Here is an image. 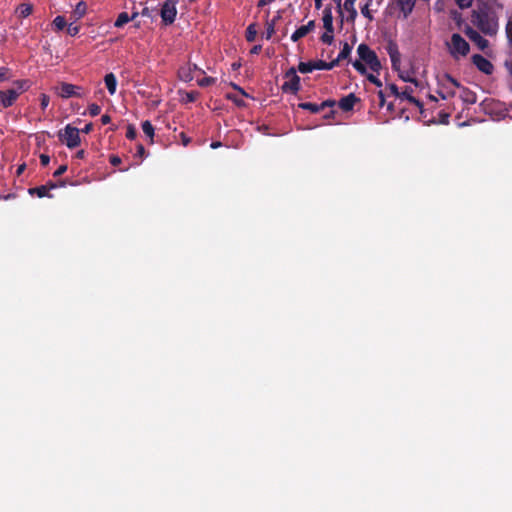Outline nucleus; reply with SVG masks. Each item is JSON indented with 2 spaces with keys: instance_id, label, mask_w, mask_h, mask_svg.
I'll list each match as a JSON object with an SVG mask.
<instances>
[{
  "instance_id": "obj_25",
  "label": "nucleus",
  "mask_w": 512,
  "mask_h": 512,
  "mask_svg": "<svg viewBox=\"0 0 512 512\" xmlns=\"http://www.w3.org/2000/svg\"><path fill=\"white\" fill-rule=\"evenodd\" d=\"M280 18V15H277L274 17L270 22H267L266 32H265V38L269 40L273 34L275 33V24L276 21Z\"/></svg>"
},
{
  "instance_id": "obj_5",
  "label": "nucleus",
  "mask_w": 512,
  "mask_h": 512,
  "mask_svg": "<svg viewBox=\"0 0 512 512\" xmlns=\"http://www.w3.org/2000/svg\"><path fill=\"white\" fill-rule=\"evenodd\" d=\"M297 71V68L291 67L285 72L284 77L287 81H285L281 86V90L284 93L297 94L300 90V77L297 75Z\"/></svg>"
},
{
  "instance_id": "obj_8",
  "label": "nucleus",
  "mask_w": 512,
  "mask_h": 512,
  "mask_svg": "<svg viewBox=\"0 0 512 512\" xmlns=\"http://www.w3.org/2000/svg\"><path fill=\"white\" fill-rule=\"evenodd\" d=\"M472 63L476 66V68L486 75H491L494 70L493 64L486 59L484 56L480 54H474L471 57Z\"/></svg>"
},
{
  "instance_id": "obj_21",
  "label": "nucleus",
  "mask_w": 512,
  "mask_h": 512,
  "mask_svg": "<svg viewBox=\"0 0 512 512\" xmlns=\"http://www.w3.org/2000/svg\"><path fill=\"white\" fill-rule=\"evenodd\" d=\"M105 85L108 89V92L113 95L116 92L117 80L113 73H108L104 77Z\"/></svg>"
},
{
  "instance_id": "obj_33",
  "label": "nucleus",
  "mask_w": 512,
  "mask_h": 512,
  "mask_svg": "<svg viewBox=\"0 0 512 512\" xmlns=\"http://www.w3.org/2000/svg\"><path fill=\"white\" fill-rule=\"evenodd\" d=\"M367 65L374 72H378L381 69V63L380 60L378 59L377 54L373 56V58L370 61H368Z\"/></svg>"
},
{
  "instance_id": "obj_59",
  "label": "nucleus",
  "mask_w": 512,
  "mask_h": 512,
  "mask_svg": "<svg viewBox=\"0 0 512 512\" xmlns=\"http://www.w3.org/2000/svg\"><path fill=\"white\" fill-rule=\"evenodd\" d=\"M50 162V157L46 154H41L40 155V163L41 165L43 166H47Z\"/></svg>"
},
{
  "instance_id": "obj_45",
  "label": "nucleus",
  "mask_w": 512,
  "mask_h": 512,
  "mask_svg": "<svg viewBox=\"0 0 512 512\" xmlns=\"http://www.w3.org/2000/svg\"><path fill=\"white\" fill-rule=\"evenodd\" d=\"M88 110H89V114H90L92 117H95V116H97V115H99V114H100V112H101V107H100L98 104L93 103V104H91V105L89 106Z\"/></svg>"
},
{
  "instance_id": "obj_54",
  "label": "nucleus",
  "mask_w": 512,
  "mask_h": 512,
  "mask_svg": "<svg viewBox=\"0 0 512 512\" xmlns=\"http://www.w3.org/2000/svg\"><path fill=\"white\" fill-rule=\"evenodd\" d=\"M109 162H110V164H111L112 166H118V165H120V164H121L122 160H121V158H120L119 156H117V155H111V156L109 157Z\"/></svg>"
},
{
  "instance_id": "obj_6",
  "label": "nucleus",
  "mask_w": 512,
  "mask_h": 512,
  "mask_svg": "<svg viewBox=\"0 0 512 512\" xmlns=\"http://www.w3.org/2000/svg\"><path fill=\"white\" fill-rule=\"evenodd\" d=\"M177 15L176 3L173 0H166L160 11L162 22L165 25H171L174 23Z\"/></svg>"
},
{
  "instance_id": "obj_10",
  "label": "nucleus",
  "mask_w": 512,
  "mask_h": 512,
  "mask_svg": "<svg viewBox=\"0 0 512 512\" xmlns=\"http://www.w3.org/2000/svg\"><path fill=\"white\" fill-rule=\"evenodd\" d=\"M80 89L77 85L63 82L59 86V95L62 98L81 97Z\"/></svg>"
},
{
  "instance_id": "obj_64",
  "label": "nucleus",
  "mask_w": 512,
  "mask_h": 512,
  "mask_svg": "<svg viewBox=\"0 0 512 512\" xmlns=\"http://www.w3.org/2000/svg\"><path fill=\"white\" fill-rule=\"evenodd\" d=\"M180 136H181L183 145L187 146L191 141L190 138L187 137L185 133H181Z\"/></svg>"
},
{
  "instance_id": "obj_1",
  "label": "nucleus",
  "mask_w": 512,
  "mask_h": 512,
  "mask_svg": "<svg viewBox=\"0 0 512 512\" xmlns=\"http://www.w3.org/2000/svg\"><path fill=\"white\" fill-rule=\"evenodd\" d=\"M471 24L485 36L494 37L499 31V16L496 7L489 1H478L470 15Z\"/></svg>"
},
{
  "instance_id": "obj_24",
  "label": "nucleus",
  "mask_w": 512,
  "mask_h": 512,
  "mask_svg": "<svg viewBox=\"0 0 512 512\" xmlns=\"http://www.w3.org/2000/svg\"><path fill=\"white\" fill-rule=\"evenodd\" d=\"M298 107L303 110H308L313 114L321 112L319 104L316 103L301 102L298 104Z\"/></svg>"
},
{
  "instance_id": "obj_23",
  "label": "nucleus",
  "mask_w": 512,
  "mask_h": 512,
  "mask_svg": "<svg viewBox=\"0 0 512 512\" xmlns=\"http://www.w3.org/2000/svg\"><path fill=\"white\" fill-rule=\"evenodd\" d=\"M29 193L31 195L36 194L39 198L52 197V195L49 194L48 185H41L38 187L30 188Z\"/></svg>"
},
{
  "instance_id": "obj_56",
  "label": "nucleus",
  "mask_w": 512,
  "mask_h": 512,
  "mask_svg": "<svg viewBox=\"0 0 512 512\" xmlns=\"http://www.w3.org/2000/svg\"><path fill=\"white\" fill-rule=\"evenodd\" d=\"M341 61V59H339V57L337 56V58L331 62H326V67H325V70H331L333 69L334 67H336L339 62Z\"/></svg>"
},
{
  "instance_id": "obj_53",
  "label": "nucleus",
  "mask_w": 512,
  "mask_h": 512,
  "mask_svg": "<svg viewBox=\"0 0 512 512\" xmlns=\"http://www.w3.org/2000/svg\"><path fill=\"white\" fill-rule=\"evenodd\" d=\"M439 117H440L439 122H440L441 124L447 125V124L449 123V117H450V114H449V113H446V112H440V113H439Z\"/></svg>"
},
{
  "instance_id": "obj_43",
  "label": "nucleus",
  "mask_w": 512,
  "mask_h": 512,
  "mask_svg": "<svg viewBox=\"0 0 512 512\" xmlns=\"http://www.w3.org/2000/svg\"><path fill=\"white\" fill-rule=\"evenodd\" d=\"M443 79L446 80L447 82H449L453 87H457V88L462 87L461 84L459 83V81L457 79H455L454 77H452L448 73L444 74Z\"/></svg>"
},
{
  "instance_id": "obj_32",
  "label": "nucleus",
  "mask_w": 512,
  "mask_h": 512,
  "mask_svg": "<svg viewBox=\"0 0 512 512\" xmlns=\"http://www.w3.org/2000/svg\"><path fill=\"white\" fill-rule=\"evenodd\" d=\"M367 65L374 72H378L381 69V63L380 60L378 59L377 54L373 56V58L370 61H368Z\"/></svg>"
},
{
  "instance_id": "obj_31",
  "label": "nucleus",
  "mask_w": 512,
  "mask_h": 512,
  "mask_svg": "<svg viewBox=\"0 0 512 512\" xmlns=\"http://www.w3.org/2000/svg\"><path fill=\"white\" fill-rule=\"evenodd\" d=\"M352 47L345 42L341 51L338 54L339 59L344 60L347 59L351 54Z\"/></svg>"
},
{
  "instance_id": "obj_44",
  "label": "nucleus",
  "mask_w": 512,
  "mask_h": 512,
  "mask_svg": "<svg viewBox=\"0 0 512 512\" xmlns=\"http://www.w3.org/2000/svg\"><path fill=\"white\" fill-rule=\"evenodd\" d=\"M372 0H369L368 3H366L363 7H361V13L364 17H366L367 19H369V21H372L373 20V16L369 10V5H370V2Z\"/></svg>"
},
{
  "instance_id": "obj_62",
  "label": "nucleus",
  "mask_w": 512,
  "mask_h": 512,
  "mask_svg": "<svg viewBox=\"0 0 512 512\" xmlns=\"http://www.w3.org/2000/svg\"><path fill=\"white\" fill-rule=\"evenodd\" d=\"M93 130V124L88 123L85 125V127L81 130L83 133L88 134Z\"/></svg>"
},
{
  "instance_id": "obj_58",
  "label": "nucleus",
  "mask_w": 512,
  "mask_h": 512,
  "mask_svg": "<svg viewBox=\"0 0 512 512\" xmlns=\"http://www.w3.org/2000/svg\"><path fill=\"white\" fill-rule=\"evenodd\" d=\"M493 104V100L492 99H485L481 102L480 106L482 107V109L484 111H487V109Z\"/></svg>"
},
{
  "instance_id": "obj_35",
  "label": "nucleus",
  "mask_w": 512,
  "mask_h": 512,
  "mask_svg": "<svg viewBox=\"0 0 512 512\" xmlns=\"http://www.w3.org/2000/svg\"><path fill=\"white\" fill-rule=\"evenodd\" d=\"M198 97H199V92H197V91H189V92H185L184 97H183L182 100L185 103H192V102H195Z\"/></svg>"
},
{
  "instance_id": "obj_11",
  "label": "nucleus",
  "mask_w": 512,
  "mask_h": 512,
  "mask_svg": "<svg viewBox=\"0 0 512 512\" xmlns=\"http://www.w3.org/2000/svg\"><path fill=\"white\" fill-rule=\"evenodd\" d=\"M315 27L314 20L309 21L306 25H302L295 30V32L291 35V40L293 42H297L301 38L305 37L309 32H311Z\"/></svg>"
},
{
  "instance_id": "obj_61",
  "label": "nucleus",
  "mask_w": 512,
  "mask_h": 512,
  "mask_svg": "<svg viewBox=\"0 0 512 512\" xmlns=\"http://www.w3.org/2000/svg\"><path fill=\"white\" fill-rule=\"evenodd\" d=\"M101 122L103 125L109 124L111 122V117L108 114H104L101 117Z\"/></svg>"
},
{
  "instance_id": "obj_60",
  "label": "nucleus",
  "mask_w": 512,
  "mask_h": 512,
  "mask_svg": "<svg viewBox=\"0 0 512 512\" xmlns=\"http://www.w3.org/2000/svg\"><path fill=\"white\" fill-rule=\"evenodd\" d=\"M378 98H379V105H380L381 107H383V106H384V104H385V94H384V92H383L382 90H380V91L378 92Z\"/></svg>"
},
{
  "instance_id": "obj_34",
  "label": "nucleus",
  "mask_w": 512,
  "mask_h": 512,
  "mask_svg": "<svg viewBox=\"0 0 512 512\" xmlns=\"http://www.w3.org/2000/svg\"><path fill=\"white\" fill-rule=\"evenodd\" d=\"M367 65L374 72H378L381 69V63L380 60L378 59L377 54L373 56V58L370 61H368Z\"/></svg>"
},
{
  "instance_id": "obj_39",
  "label": "nucleus",
  "mask_w": 512,
  "mask_h": 512,
  "mask_svg": "<svg viewBox=\"0 0 512 512\" xmlns=\"http://www.w3.org/2000/svg\"><path fill=\"white\" fill-rule=\"evenodd\" d=\"M216 82V79L210 76L204 77L200 80H198V85L200 87H208L210 85H213Z\"/></svg>"
},
{
  "instance_id": "obj_9",
  "label": "nucleus",
  "mask_w": 512,
  "mask_h": 512,
  "mask_svg": "<svg viewBox=\"0 0 512 512\" xmlns=\"http://www.w3.org/2000/svg\"><path fill=\"white\" fill-rule=\"evenodd\" d=\"M326 67V61L323 60H316V61H309V62H300L298 64V71L300 73H311L314 70H325Z\"/></svg>"
},
{
  "instance_id": "obj_7",
  "label": "nucleus",
  "mask_w": 512,
  "mask_h": 512,
  "mask_svg": "<svg viewBox=\"0 0 512 512\" xmlns=\"http://www.w3.org/2000/svg\"><path fill=\"white\" fill-rule=\"evenodd\" d=\"M464 33L473 43L477 45L480 50L484 51L489 47V41L480 34L481 32L479 30L466 25L464 28Z\"/></svg>"
},
{
  "instance_id": "obj_37",
  "label": "nucleus",
  "mask_w": 512,
  "mask_h": 512,
  "mask_svg": "<svg viewBox=\"0 0 512 512\" xmlns=\"http://www.w3.org/2000/svg\"><path fill=\"white\" fill-rule=\"evenodd\" d=\"M12 77V72L8 67H0V82L9 80Z\"/></svg>"
},
{
  "instance_id": "obj_55",
  "label": "nucleus",
  "mask_w": 512,
  "mask_h": 512,
  "mask_svg": "<svg viewBox=\"0 0 512 512\" xmlns=\"http://www.w3.org/2000/svg\"><path fill=\"white\" fill-rule=\"evenodd\" d=\"M387 89H389V90H390V93H391L392 95H394L395 97L399 98V96H400V91L398 90V87H397L395 84H389V85L387 86Z\"/></svg>"
},
{
  "instance_id": "obj_38",
  "label": "nucleus",
  "mask_w": 512,
  "mask_h": 512,
  "mask_svg": "<svg viewBox=\"0 0 512 512\" xmlns=\"http://www.w3.org/2000/svg\"><path fill=\"white\" fill-rule=\"evenodd\" d=\"M353 67L361 74L366 75L367 69L364 63L361 60H356L352 63Z\"/></svg>"
},
{
  "instance_id": "obj_17",
  "label": "nucleus",
  "mask_w": 512,
  "mask_h": 512,
  "mask_svg": "<svg viewBox=\"0 0 512 512\" xmlns=\"http://www.w3.org/2000/svg\"><path fill=\"white\" fill-rule=\"evenodd\" d=\"M460 98L466 104H475L477 102L476 93L467 87H461Z\"/></svg>"
},
{
  "instance_id": "obj_28",
  "label": "nucleus",
  "mask_w": 512,
  "mask_h": 512,
  "mask_svg": "<svg viewBox=\"0 0 512 512\" xmlns=\"http://www.w3.org/2000/svg\"><path fill=\"white\" fill-rule=\"evenodd\" d=\"M438 95L446 100V99H449V98H452L455 96L456 92L455 90L453 89H450L448 86H446L445 84H443V90H440V91H437Z\"/></svg>"
},
{
  "instance_id": "obj_42",
  "label": "nucleus",
  "mask_w": 512,
  "mask_h": 512,
  "mask_svg": "<svg viewBox=\"0 0 512 512\" xmlns=\"http://www.w3.org/2000/svg\"><path fill=\"white\" fill-rule=\"evenodd\" d=\"M506 37L510 45H512V19H509L505 27Z\"/></svg>"
},
{
  "instance_id": "obj_20",
  "label": "nucleus",
  "mask_w": 512,
  "mask_h": 512,
  "mask_svg": "<svg viewBox=\"0 0 512 512\" xmlns=\"http://www.w3.org/2000/svg\"><path fill=\"white\" fill-rule=\"evenodd\" d=\"M356 0H345L344 9L349 13L347 21L354 22L357 17V10L355 9Z\"/></svg>"
},
{
  "instance_id": "obj_50",
  "label": "nucleus",
  "mask_w": 512,
  "mask_h": 512,
  "mask_svg": "<svg viewBox=\"0 0 512 512\" xmlns=\"http://www.w3.org/2000/svg\"><path fill=\"white\" fill-rule=\"evenodd\" d=\"M79 26L77 25H73V24H69L67 26V33L70 35V36H75L79 33Z\"/></svg>"
},
{
  "instance_id": "obj_57",
  "label": "nucleus",
  "mask_w": 512,
  "mask_h": 512,
  "mask_svg": "<svg viewBox=\"0 0 512 512\" xmlns=\"http://www.w3.org/2000/svg\"><path fill=\"white\" fill-rule=\"evenodd\" d=\"M67 171V165H61L59 166L56 171L54 172L53 176L54 177H59L61 176L62 174H64L65 172Z\"/></svg>"
},
{
  "instance_id": "obj_30",
  "label": "nucleus",
  "mask_w": 512,
  "mask_h": 512,
  "mask_svg": "<svg viewBox=\"0 0 512 512\" xmlns=\"http://www.w3.org/2000/svg\"><path fill=\"white\" fill-rule=\"evenodd\" d=\"M256 35H257L256 25L254 23L250 24L246 29V40L248 42H253L256 39Z\"/></svg>"
},
{
  "instance_id": "obj_4",
  "label": "nucleus",
  "mask_w": 512,
  "mask_h": 512,
  "mask_svg": "<svg viewBox=\"0 0 512 512\" xmlns=\"http://www.w3.org/2000/svg\"><path fill=\"white\" fill-rule=\"evenodd\" d=\"M80 130L76 127H73L70 124H67L63 131H59L58 137L59 140L66 144L69 149H73L79 146L81 140L79 136Z\"/></svg>"
},
{
  "instance_id": "obj_3",
  "label": "nucleus",
  "mask_w": 512,
  "mask_h": 512,
  "mask_svg": "<svg viewBox=\"0 0 512 512\" xmlns=\"http://www.w3.org/2000/svg\"><path fill=\"white\" fill-rule=\"evenodd\" d=\"M17 85L18 90L16 89H8L5 91L0 90V106L3 108L11 107L20 94L28 88L26 80H17L14 82Z\"/></svg>"
},
{
  "instance_id": "obj_13",
  "label": "nucleus",
  "mask_w": 512,
  "mask_h": 512,
  "mask_svg": "<svg viewBox=\"0 0 512 512\" xmlns=\"http://www.w3.org/2000/svg\"><path fill=\"white\" fill-rule=\"evenodd\" d=\"M357 53L360 60L366 64L373 58V56L376 55V53L367 44L364 43L357 47Z\"/></svg>"
},
{
  "instance_id": "obj_16",
  "label": "nucleus",
  "mask_w": 512,
  "mask_h": 512,
  "mask_svg": "<svg viewBox=\"0 0 512 512\" xmlns=\"http://www.w3.org/2000/svg\"><path fill=\"white\" fill-rule=\"evenodd\" d=\"M323 26L325 30L328 32L334 33V27H333V15H332V9L331 7H326L323 10Z\"/></svg>"
},
{
  "instance_id": "obj_36",
  "label": "nucleus",
  "mask_w": 512,
  "mask_h": 512,
  "mask_svg": "<svg viewBox=\"0 0 512 512\" xmlns=\"http://www.w3.org/2000/svg\"><path fill=\"white\" fill-rule=\"evenodd\" d=\"M53 25L57 30H63L67 26L66 19L59 15L53 20Z\"/></svg>"
},
{
  "instance_id": "obj_51",
  "label": "nucleus",
  "mask_w": 512,
  "mask_h": 512,
  "mask_svg": "<svg viewBox=\"0 0 512 512\" xmlns=\"http://www.w3.org/2000/svg\"><path fill=\"white\" fill-rule=\"evenodd\" d=\"M366 77H367L368 81H370L371 83H373L377 87H381L382 86L381 80L378 77L374 76L373 74H366Z\"/></svg>"
},
{
  "instance_id": "obj_41",
  "label": "nucleus",
  "mask_w": 512,
  "mask_h": 512,
  "mask_svg": "<svg viewBox=\"0 0 512 512\" xmlns=\"http://www.w3.org/2000/svg\"><path fill=\"white\" fill-rule=\"evenodd\" d=\"M334 33L328 32L327 30L321 35L320 40L323 43L331 44L334 40Z\"/></svg>"
},
{
  "instance_id": "obj_22",
  "label": "nucleus",
  "mask_w": 512,
  "mask_h": 512,
  "mask_svg": "<svg viewBox=\"0 0 512 512\" xmlns=\"http://www.w3.org/2000/svg\"><path fill=\"white\" fill-rule=\"evenodd\" d=\"M387 52L389 54L391 62H400V52L396 43L390 42L387 46Z\"/></svg>"
},
{
  "instance_id": "obj_2",
  "label": "nucleus",
  "mask_w": 512,
  "mask_h": 512,
  "mask_svg": "<svg viewBox=\"0 0 512 512\" xmlns=\"http://www.w3.org/2000/svg\"><path fill=\"white\" fill-rule=\"evenodd\" d=\"M448 51L454 60L466 57L470 52L469 43L458 33L451 35V40L447 43Z\"/></svg>"
},
{
  "instance_id": "obj_19",
  "label": "nucleus",
  "mask_w": 512,
  "mask_h": 512,
  "mask_svg": "<svg viewBox=\"0 0 512 512\" xmlns=\"http://www.w3.org/2000/svg\"><path fill=\"white\" fill-rule=\"evenodd\" d=\"M33 11V5L30 4V3H22L20 4L17 8H16V15L19 17V18H26L28 17L29 15H31Z\"/></svg>"
},
{
  "instance_id": "obj_47",
  "label": "nucleus",
  "mask_w": 512,
  "mask_h": 512,
  "mask_svg": "<svg viewBox=\"0 0 512 512\" xmlns=\"http://www.w3.org/2000/svg\"><path fill=\"white\" fill-rule=\"evenodd\" d=\"M335 103L336 102L334 100H331V99L325 100V101H323L322 103L319 104L320 110L324 111L326 108H333Z\"/></svg>"
},
{
  "instance_id": "obj_18",
  "label": "nucleus",
  "mask_w": 512,
  "mask_h": 512,
  "mask_svg": "<svg viewBox=\"0 0 512 512\" xmlns=\"http://www.w3.org/2000/svg\"><path fill=\"white\" fill-rule=\"evenodd\" d=\"M178 76L181 81H184V82L192 81L194 76H193V73L191 72V63L180 67L178 70Z\"/></svg>"
},
{
  "instance_id": "obj_14",
  "label": "nucleus",
  "mask_w": 512,
  "mask_h": 512,
  "mask_svg": "<svg viewBox=\"0 0 512 512\" xmlns=\"http://www.w3.org/2000/svg\"><path fill=\"white\" fill-rule=\"evenodd\" d=\"M358 101L359 98H357L355 94L350 93L345 97L341 98L338 104L343 111L348 112L353 109L355 103Z\"/></svg>"
},
{
  "instance_id": "obj_40",
  "label": "nucleus",
  "mask_w": 512,
  "mask_h": 512,
  "mask_svg": "<svg viewBox=\"0 0 512 512\" xmlns=\"http://www.w3.org/2000/svg\"><path fill=\"white\" fill-rule=\"evenodd\" d=\"M226 97H227V99L231 100L238 107H244L245 106L244 100L239 98V97H237L234 94H227Z\"/></svg>"
},
{
  "instance_id": "obj_12",
  "label": "nucleus",
  "mask_w": 512,
  "mask_h": 512,
  "mask_svg": "<svg viewBox=\"0 0 512 512\" xmlns=\"http://www.w3.org/2000/svg\"><path fill=\"white\" fill-rule=\"evenodd\" d=\"M413 93H414V88H412L411 86H406L404 88V90L400 92L399 98L400 99H406L408 102H410L411 104L416 105L420 110H422L423 109L422 102L419 101L418 99H416L413 96Z\"/></svg>"
},
{
  "instance_id": "obj_29",
  "label": "nucleus",
  "mask_w": 512,
  "mask_h": 512,
  "mask_svg": "<svg viewBox=\"0 0 512 512\" xmlns=\"http://www.w3.org/2000/svg\"><path fill=\"white\" fill-rule=\"evenodd\" d=\"M86 8H87V6H86L85 2L80 1L77 3L75 10H74V15L76 16L77 19H80L85 15Z\"/></svg>"
},
{
  "instance_id": "obj_46",
  "label": "nucleus",
  "mask_w": 512,
  "mask_h": 512,
  "mask_svg": "<svg viewBox=\"0 0 512 512\" xmlns=\"http://www.w3.org/2000/svg\"><path fill=\"white\" fill-rule=\"evenodd\" d=\"M137 136V131L135 129V127L133 125H128L127 127V132H126V137L130 140H134Z\"/></svg>"
},
{
  "instance_id": "obj_63",
  "label": "nucleus",
  "mask_w": 512,
  "mask_h": 512,
  "mask_svg": "<svg viewBox=\"0 0 512 512\" xmlns=\"http://www.w3.org/2000/svg\"><path fill=\"white\" fill-rule=\"evenodd\" d=\"M262 50V46L261 45H255L251 48L250 50V53L251 54H259Z\"/></svg>"
},
{
  "instance_id": "obj_26",
  "label": "nucleus",
  "mask_w": 512,
  "mask_h": 512,
  "mask_svg": "<svg viewBox=\"0 0 512 512\" xmlns=\"http://www.w3.org/2000/svg\"><path fill=\"white\" fill-rule=\"evenodd\" d=\"M142 130L146 136L151 139V143L153 142L154 137V127L149 120L142 122Z\"/></svg>"
},
{
  "instance_id": "obj_15",
  "label": "nucleus",
  "mask_w": 512,
  "mask_h": 512,
  "mask_svg": "<svg viewBox=\"0 0 512 512\" xmlns=\"http://www.w3.org/2000/svg\"><path fill=\"white\" fill-rule=\"evenodd\" d=\"M416 0H398V6L403 18L407 19L415 7Z\"/></svg>"
},
{
  "instance_id": "obj_48",
  "label": "nucleus",
  "mask_w": 512,
  "mask_h": 512,
  "mask_svg": "<svg viewBox=\"0 0 512 512\" xmlns=\"http://www.w3.org/2000/svg\"><path fill=\"white\" fill-rule=\"evenodd\" d=\"M400 78L405 82H410L414 84L415 87L419 86V82L415 78H411L409 75H404L403 73L399 74Z\"/></svg>"
},
{
  "instance_id": "obj_52",
  "label": "nucleus",
  "mask_w": 512,
  "mask_h": 512,
  "mask_svg": "<svg viewBox=\"0 0 512 512\" xmlns=\"http://www.w3.org/2000/svg\"><path fill=\"white\" fill-rule=\"evenodd\" d=\"M49 102H50L49 96L46 94H41L40 105L43 110L47 108V106L49 105Z\"/></svg>"
},
{
  "instance_id": "obj_27",
  "label": "nucleus",
  "mask_w": 512,
  "mask_h": 512,
  "mask_svg": "<svg viewBox=\"0 0 512 512\" xmlns=\"http://www.w3.org/2000/svg\"><path fill=\"white\" fill-rule=\"evenodd\" d=\"M129 21H130V16L128 15V13L127 12H121L118 15V17H117V19H116V21L114 23V26L116 28H121L125 24H127Z\"/></svg>"
},
{
  "instance_id": "obj_49",
  "label": "nucleus",
  "mask_w": 512,
  "mask_h": 512,
  "mask_svg": "<svg viewBox=\"0 0 512 512\" xmlns=\"http://www.w3.org/2000/svg\"><path fill=\"white\" fill-rule=\"evenodd\" d=\"M473 0H456V4L460 9H466L471 7Z\"/></svg>"
}]
</instances>
